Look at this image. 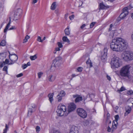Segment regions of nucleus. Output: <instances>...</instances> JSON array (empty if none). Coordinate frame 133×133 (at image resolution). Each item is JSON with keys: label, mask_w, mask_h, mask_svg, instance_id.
I'll return each instance as SVG.
<instances>
[{"label": "nucleus", "mask_w": 133, "mask_h": 133, "mask_svg": "<svg viewBox=\"0 0 133 133\" xmlns=\"http://www.w3.org/2000/svg\"><path fill=\"white\" fill-rule=\"evenodd\" d=\"M106 123H109L110 124L111 123V122L110 120L108 119V118H107V120L106 121Z\"/></svg>", "instance_id": "45"}, {"label": "nucleus", "mask_w": 133, "mask_h": 133, "mask_svg": "<svg viewBox=\"0 0 133 133\" xmlns=\"http://www.w3.org/2000/svg\"><path fill=\"white\" fill-rule=\"evenodd\" d=\"M37 40L39 42H43V40H42L41 37L40 36H38V37Z\"/></svg>", "instance_id": "31"}, {"label": "nucleus", "mask_w": 133, "mask_h": 133, "mask_svg": "<svg viewBox=\"0 0 133 133\" xmlns=\"http://www.w3.org/2000/svg\"><path fill=\"white\" fill-rule=\"evenodd\" d=\"M8 69V66H5L3 69V71L6 72V74H8L7 70Z\"/></svg>", "instance_id": "30"}, {"label": "nucleus", "mask_w": 133, "mask_h": 133, "mask_svg": "<svg viewBox=\"0 0 133 133\" xmlns=\"http://www.w3.org/2000/svg\"><path fill=\"white\" fill-rule=\"evenodd\" d=\"M14 27H12L9 29V30H12L13 29H14Z\"/></svg>", "instance_id": "58"}, {"label": "nucleus", "mask_w": 133, "mask_h": 133, "mask_svg": "<svg viewBox=\"0 0 133 133\" xmlns=\"http://www.w3.org/2000/svg\"><path fill=\"white\" fill-rule=\"evenodd\" d=\"M62 40L63 41L66 42L68 43H69L70 42L68 38L66 36H64L63 37Z\"/></svg>", "instance_id": "22"}, {"label": "nucleus", "mask_w": 133, "mask_h": 133, "mask_svg": "<svg viewBox=\"0 0 133 133\" xmlns=\"http://www.w3.org/2000/svg\"><path fill=\"white\" fill-rule=\"evenodd\" d=\"M125 89H125V88H124L122 86L121 87L120 89L117 90V92L120 93L121 92L125 90Z\"/></svg>", "instance_id": "24"}, {"label": "nucleus", "mask_w": 133, "mask_h": 133, "mask_svg": "<svg viewBox=\"0 0 133 133\" xmlns=\"http://www.w3.org/2000/svg\"><path fill=\"white\" fill-rule=\"evenodd\" d=\"M107 118H108V117H109V116H110L109 114L108 113L107 114Z\"/></svg>", "instance_id": "60"}, {"label": "nucleus", "mask_w": 133, "mask_h": 133, "mask_svg": "<svg viewBox=\"0 0 133 133\" xmlns=\"http://www.w3.org/2000/svg\"><path fill=\"white\" fill-rule=\"evenodd\" d=\"M27 41H28V40L27 39L24 38L23 40V43H25V42H27Z\"/></svg>", "instance_id": "52"}, {"label": "nucleus", "mask_w": 133, "mask_h": 133, "mask_svg": "<svg viewBox=\"0 0 133 133\" xmlns=\"http://www.w3.org/2000/svg\"><path fill=\"white\" fill-rule=\"evenodd\" d=\"M121 56L125 61H131L133 59V53L130 51H126L122 53Z\"/></svg>", "instance_id": "5"}, {"label": "nucleus", "mask_w": 133, "mask_h": 133, "mask_svg": "<svg viewBox=\"0 0 133 133\" xmlns=\"http://www.w3.org/2000/svg\"><path fill=\"white\" fill-rule=\"evenodd\" d=\"M65 92L63 91H61L59 94L57 96L56 98L58 100V101L60 102L62 99V97L65 96Z\"/></svg>", "instance_id": "10"}, {"label": "nucleus", "mask_w": 133, "mask_h": 133, "mask_svg": "<svg viewBox=\"0 0 133 133\" xmlns=\"http://www.w3.org/2000/svg\"><path fill=\"white\" fill-rule=\"evenodd\" d=\"M73 97L74 98H76L75 99L76 103L79 102L82 100V97L77 94L73 95Z\"/></svg>", "instance_id": "12"}, {"label": "nucleus", "mask_w": 133, "mask_h": 133, "mask_svg": "<svg viewBox=\"0 0 133 133\" xmlns=\"http://www.w3.org/2000/svg\"><path fill=\"white\" fill-rule=\"evenodd\" d=\"M86 26L85 24H83L81 26V28L82 29H83Z\"/></svg>", "instance_id": "47"}, {"label": "nucleus", "mask_w": 133, "mask_h": 133, "mask_svg": "<svg viewBox=\"0 0 133 133\" xmlns=\"http://www.w3.org/2000/svg\"><path fill=\"white\" fill-rule=\"evenodd\" d=\"M115 122L116 123H117V121L119 119V115H116L115 117Z\"/></svg>", "instance_id": "28"}, {"label": "nucleus", "mask_w": 133, "mask_h": 133, "mask_svg": "<svg viewBox=\"0 0 133 133\" xmlns=\"http://www.w3.org/2000/svg\"><path fill=\"white\" fill-rule=\"evenodd\" d=\"M53 133H60L58 131H54Z\"/></svg>", "instance_id": "55"}, {"label": "nucleus", "mask_w": 133, "mask_h": 133, "mask_svg": "<svg viewBox=\"0 0 133 133\" xmlns=\"http://www.w3.org/2000/svg\"><path fill=\"white\" fill-rule=\"evenodd\" d=\"M13 55V56H12L11 57H10V58H11V59H12H12L13 58V59H15V58H13V57L14 56V55Z\"/></svg>", "instance_id": "59"}, {"label": "nucleus", "mask_w": 133, "mask_h": 133, "mask_svg": "<svg viewBox=\"0 0 133 133\" xmlns=\"http://www.w3.org/2000/svg\"><path fill=\"white\" fill-rule=\"evenodd\" d=\"M37 2V0H33V3L34 4H35Z\"/></svg>", "instance_id": "54"}, {"label": "nucleus", "mask_w": 133, "mask_h": 133, "mask_svg": "<svg viewBox=\"0 0 133 133\" xmlns=\"http://www.w3.org/2000/svg\"><path fill=\"white\" fill-rule=\"evenodd\" d=\"M111 64L112 68H118L121 66L122 62L119 57L115 56L112 59Z\"/></svg>", "instance_id": "3"}, {"label": "nucleus", "mask_w": 133, "mask_h": 133, "mask_svg": "<svg viewBox=\"0 0 133 133\" xmlns=\"http://www.w3.org/2000/svg\"><path fill=\"white\" fill-rule=\"evenodd\" d=\"M28 66L26 64H24L23 65V69H25Z\"/></svg>", "instance_id": "43"}, {"label": "nucleus", "mask_w": 133, "mask_h": 133, "mask_svg": "<svg viewBox=\"0 0 133 133\" xmlns=\"http://www.w3.org/2000/svg\"><path fill=\"white\" fill-rule=\"evenodd\" d=\"M95 22H92L91 23V24L90 25V28H92L93 26H94L95 25Z\"/></svg>", "instance_id": "37"}, {"label": "nucleus", "mask_w": 133, "mask_h": 133, "mask_svg": "<svg viewBox=\"0 0 133 133\" xmlns=\"http://www.w3.org/2000/svg\"><path fill=\"white\" fill-rule=\"evenodd\" d=\"M115 108L117 110L118 108V106H116L115 107Z\"/></svg>", "instance_id": "62"}, {"label": "nucleus", "mask_w": 133, "mask_h": 133, "mask_svg": "<svg viewBox=\"0 0 133 133\" xmlns=\"http://www.w3.org/2000/svg\"><path fill=\"white\" fill-rule=\"evenodd\" d=\"M76 106L73 103H71L69 105L67 112L66 108L64 105L59 104L58 106V109L57 111V115L59 116L63 115L66 116L70 112L73 111L75 109Z\"/></svg>", "instance_id": "2"}, {"label": "nucleus", "mask_w": 133, "mask_h": 133, "mask_svg": "<svg viewBox=\"0 0 133 133\" xmlns=\"http://www.w3.org/2000/svg\"><path fill=\"white\" fill-rule=\"evenodd\" d=\"M26 64L27 65V66H30V63L29 62H28Z\"/></svg>", "instance_id": "56"}, {"label": "nucleus", "mask_w": 133, "mask_h": 133, "mask_svg": "<svg viewBox=\"0 0 133 133\" xmlns=\"http://www.w3.org/2000/svg\"><path fill=\"white\" fill-rule=\"evenodd\" d=\"M61 57H56L53 61V62L54 64V65L56 66H58L60 63V61L61 59Z\"/></svg>", "instance_id": "11"}, {"label": "nucleus", "mask_w": 133, "mask_h": 133, "mask_svg": "<svg viewBox=\"0 0 133 133\" xmlns=\"http://www.w3.org/2000/svg\"><path fill=\"white\" fill-rule=\"evenodd\" d=\"M133 93V91L132 90H129L127 92V94L129 95H131Z\"/></svg>", "instance_id": "33"}, {"label": "nucleus", "mask_w": 133, "mask_h": 133, "mask_svg": "<svg viewBox=\"0 0 133 133\" xmlns=\"http://www.w3.org/2000/svg\"><path fill=\"white\" fill-rule=\"evenodd\" d=\"M5 64V62H3V63H2L0 65V67H2Z\"/></svg>", "instance_id": "44"}, {"label": "nucleus", "mask_w": 133, "mask_h": 133, "mask_svg": "<svg viewBox=\"0 0 133 133\" xmlns=\"http://www.w3.org/2000/svg\"><path fill=\"white\" fill-rule=\"evenodd\" d=\"M117 123H116L115 122V121H113L112 123V128L114 129H116L117 128Z\"/></svg>", "instance_id": "21"}, {"label": "nucleus", "mask_w": 133, "mask_h": 133, "mask_svg": "<svg viewBox=\"0 0 133 133\" xmlns=\"http://www.w3.org/2000/svg\"><path fill=\"white\" fill-rule=\"evenodd\" d=\"M107 77L108 79V80L109 81H110L111 79V78L108 75H107Z\"/></svg>", "instance_id": "46"}, {"label": "nucleus", "mask_w": 133, "mask_h": 133, "mask_svg": "<svg viewBox=\"0 0 133 133\" xmlns=\"http://www.w3.org/2000/svg\"><path fill=\"white\" fill-rule=\"evenodd\" d=\"M89 64L90 67H90H92V63L91 62Z\"/></svg>", "instance_id": "53"}, {"label": "nucleus", "mask_w": 133, "mask_h": 133, "mask_svg": "<svg viewBox=\"0 0 133 133\" xmlns=\"http://www.w3.org/2000/svg\"><path fill=\"white\" fill-rule=\"evenodd\" d=\"M70 28L69 26H67L64 30V32L66 35H68L70 34V31L69 30Z\"/></svg>", "instance_id": "17"}, {"label": "nucleus", "mask_w": 133, "mask_h": 133, "mask_svg": "<svg viewBox=\"0 0 133 133\" xmlns=\"http://www.w3.org/2000/svg\"><path fill=\"white\" fill-rule=\"evenodd\" d=\"M30 37L28 35H26L25 36V38L28 40V39Z\"/></svg>", "instance_id": "48"}, {"label": "nucleus", "mask_w": 133, "mask_h": 133, "mask_svg": "<svg viewBox=\"0 0 133 133\" xmlns=\"http://www.w3.org/2000/svg\"><path fill=\"white\" fill-rule=\"evenodd\" d=\"M77 112L78 115L83 118H85L87 116V114L86 112L82 108H78L77 110Z\"/></svg>", "instance_id": "6"}, {"label": "nucleus", "mask_w": 133, "mask_h": 133, "mask_svg": "<svg viewBox=\"0 0 133 133\" xmlns=\"http://www.w3.org/2000/svg\"><path fill=\"white\" fill-rule=\"evenodd\" d=\"M5 45V41L4 40H2L0 43V46H4Z\"/></svg>", "instance_id": "27"}, {"label": "nucleus", "mask_w": 133, "mask_h": 133, "mask_svg": "<svg viewBox=\"0 0 133 133\" xmlns=\"http://www.w3.org/2000/svg\"><path fill=\"white\" fill-rule=\"evenodd\" d=\"M127 43L124 39L118 38L112 40L110 43V48L113 51L121 52L125 50L127 46Z\"/></svg>", "instance_id": "1"}, {"label": "nucleus", "mask_w": 133, "mask_h": 133, "mask_svg": "<svg viewBox=\"0 0 133 133\" xmlns=\"http://www.w3.org/2000/svg\"><path fill=\"white\" fill-rule=\"evenodd\" d=\"M125 111L128 112V113H130L131 110V107L129 106H128L125 107Z\"/></svg>", "instance_id": "18"}, {"label": "nucleus", "mask_w": 133, "mask_h": 133, "mask_svg": "<svg viewBox=\"0 0 133 133\" xmlns=\"http://www.w3.org/2000/svg\"><path fill=\"white\" fill-rule=\"evenodd\" d=\"M36 107V106L35 105L31 107V108L29 109L28 113V115L30 116L31 115L32 113L35 111V108Z\"/></svg>", "instance_id": "14"}, {"label": "nucleus", "mask_w": 133, "mask_h": 133, "mask_svg": "<svg viewBox=\"0 0 133 133\" xmlns=\"http://www.w3.org/2000/svg\"><path fill=\"white\" fill-rule=\"evenodd\" d=\"M54 93H51L49 94H48V96L49 98V100L51 103L53 101V98L54 95Z\"/></svg>", "instance_id": "15"}, {"label": "nucleus", "mask_w": 133, "mask_h": 133, "mask_svg": "<svg viewBox=\"0 0 133 133\" xmlns=\"http://www.w3.org/2000/svg\"><path fill=\"white\" fill-rule=\"evenodd\" d=\"M43 74V73L42 72H39L38 73V78H41V76Z\"/></svg>", "instance_id": "35"}, {"label": "nucleus", "mask_w": 133, "mask_h": 133, "mask_svg": "<svg viewBox=\"0 0 133 133\" xmlns=\"http://www.w3.org/2000/svg\"><path fill=\"white\" fill-rule=\"evenodd\" d=\"M111 130V129L110 128V127L109 126H108V129H107V131H108V132H110Z\"/></svg>", "instance_id": "49"}, {"label": "nucleus", "mask_w": 133, "mask_h": 133, "mask_svg": "<svg viewBox=\"0 0 133 133\" xmlns=\"http://www.w3.org/2000/svg\"><path fill=\"white\" fill-rule=\"evenodd\" d=\"M113 26V25L112 24H110V27L109 29V31H111L112 29V27Z\"/></svg>", "instance_id": "42"}, {"label": "nucleus", "mask_w": 133, "mask_h": 133, "mask_svg": "<svg viewBox=\"0 0 133 133\" xmlns=\"http://www.w3.org/2000/svg\"><path fill=\"white\" fill-rule=\"evenodd\" d=\"M8 128V126L6 124L5 128L3 130V133H6L7 132V130Z\"/></svg>", "instance_id": "26"}, {"label": "nucleus", "mask_w": 133, "mask_h": 133, "mask_svg": "<svg viewBox=\"0 0 133 133\" xmlns=\"http://www.w3.org/2000/svg\"><path fill=\"white\" fill-rule=\"evenodd\" d=\"M58 46L60 48H61L63 46L62 43L59 42H58L57 43Z\"/></svg>", "instance_id": "36"}, {"label": "nucleus", "mask_w": 133, "mask_h": 133, "mask_svg": "<svg viewBox=\"0 0 133 133\" xmlns=\"http://www.w3.org/2000/svg\"><path fill=\"white\" fill-rule=\"evenodd\" d=\"M107 48H105L104 49L103 51L102 52V55L101 56V59L103 62H105L107 60Z\"/></svg>", "instance_id": "9"}, {"label": "nucleus", "mask_w": 133, "mask_h": 133, "mask_svg": "<svg viewBox=\"0 0 133 133\" xmlns=\"http://www.w3.org/2000/svg\"><path fill=\"white\" fill-rule=\"evenodd\" d=\"M60 48H56V51H59L60 50Z\"/></svg>", "instance_id": "51"}, {"label": "nucleus", "mask_w": 133, "mask_h": 133, "mask_svg": "<svg viewBox=\"0 0 133 133\" xmlns=\"http://www.w3.org/2000/svg\"><path fill=\"white\" fill-rule=\"evenodd\" d=\"M36 129L37 132H38L40 130V127L38 126H36Z\"/></svg>", "instance_id": "34"}, {"label": "nucleus", "mask_w": 133, "mask_h": 133, "mask_svg": "<svg viewBox=\"0 0 133 133\" xmlns=\"http://www.w3.org/2000/svg\"><path fill=\"white\" fill-rule=\"evenodd\" d=\"M10 24H9V23H8L7 24L6 26L5 29H4V32L5 33L6 32L7 30L9 28V26L10 25Z\"/></svg>", "instance_id": "25"}, {"label": "nucleus", "mask_w": 133, "mask_h": 133, "mask_svg": "<svg viewBox=\"0 0 133 133\" xmlns=\"http://www.w3.org/2000/svg\"><path fill=\"white\" fill-rule=\"evenodd\" d=\"M108 0L110 2H113V1H114L115 0Z\"/></svg>", "instance_id": "63"}, {"label": "nucleus", "mask_w": 133, "mask_h": 133, "mask_svg": "<svg viewBox=\"0 0 133 133\" xmlns=\"http://www.w3.org/2000/svg\"><path fill=\"white\" fill-rule=\"evenodd\" d=\"M91 62V61L90 59L89 58L87 61L86 63L87 64H89Z\"/></svg>", "instance_id": "41"}, {"label": "nucleus", "mask_w": 133, "mask_h": 133, "mask_svg": "<svg viewBox=\"0 0 133 133\" xmlns=\"http://www.w3.org/2000/svg\"><path fill=\"white\" fill-rule=\"evenodd\" d=\"M115 32V31H112L110 32L109 35V37L110 38H113L114 36Z\"/></svg>", "instance_id": "23"}, {"label": "nucleus", "mask_w": 133, "mask_h": 133, "mask_svg": "<svg viewBox=\"0 0 133 133\" xmlns=\"http://www.w3.org/2000/svg\"><path fill=\"white\" fill-rule=\"evenodd\" d=\"M131 68L130 65H128L123 67L120 71L121 76L123 77H128L129 74V69Z\"/></svg>", "instance_id": "4"}, {"label": "nucleus", "mask_w": 133, "mask_h": 133, "mask_svg": "<svg viewBox=\"0 0 133 133\" xmlns=\"http://www.w3.org/2000/svg\"><path fill=\"white\" fill-rule=\"evenodd\" d=\"M72 76L73 77L76 76V75L75 74H73L72 75Z\"/></svg>", "instance_id": "61"}, {"label": "nucleus", "mask_w": 133, "mask_h": 133, "mask_svg": "<svg viewBox=\"0 0 133 133\" xmlns=\"http://www.w3.org/2000/svg\"><path fill=\"white\" fill-rule=\"evenodd\" d=\"M132 39L133 41V34L131 35Z\"/></svg>", "instance_id": "64"}, {"label": "nucleus", "mask_w": 133, "mask_h": 133, "mask_svg": "<svg viewBox=\"0 0 133 133\" xmlns=\"http://www.w3.org/2000/svg\"><path fill=\"white\" fill-rule=\"evenodd\" d=\"M56 2H54L51 5V9L52 10H54L56 8Z\"/></svg>", "instance_id": "19"}, {"label": "nucleus", "mask_w": 133, "mask_h": 133, "mask_svg": "<svg viewBox=\"0 0 133 133\" xmlns=\"http://www.w3.org/2000/svg\"><path fill=\"white\" fill-rule=\"evenodd\" d=\"M132 7L130 8V6L125 7L122 10V12L120 15L119 18L121 19L124 18L128 14V10L130 9Z\"/></svg>", "instance_id": "8"}, {"label": "nucleus", "mask_w": 133, "mask_h": 133, "mask_svg": "<svg viewBox=\"0 0 133 133\" xmlns=\"http://www.w3.org/2000/svg\"><path fill=\"white\" fill-rule=\"evenodd\" d=\"M55 77L54 76L52 75H50L48 77V79L50 82H53L55 79Z\"/></svg>", "instance_id": "16"}, {"label": "nucleus", "mask_w": 133, "mask_h": 133, "mask_svg": "<svg viewBox=\"0 0 133 133\" xmlns=\"http://www.w3.org/2000/svg\"><path fill=\"white\" fill-rule=\"evenodd\" d=\"M9 58L11 60V62L9 63V65H11L15 62L17 61L18 57L17 55L14 53L10 54L9 52Z\"/></svg>", "instance_id": "7"}, {"label": "nucleus", "mask_w": 133, "mask_h": 133, "mask_svg": "<svg viewBox=\"0 0 133 133\" xmlns=\"http://www.w3.org/2000/svg\"><path fill=\"white\" fill-rule=\"evenodd\" d=\"M78 128L77 127L72 126L70 129V133H78Z\"/></svg>", "instance_id": "13"}, {"label": "nucleus", "mask_w": 133, "mask_h": 133, "mask_svg": "<svg viewBox=\"0 0 133 133\" xmlns=\"http://www.w3.org/2000/svg\"><path fill=\"white\" fill-rule=\"evenodd\" d=\"M129 113H128V112L126 111H125V113L124 114V116H126L127 115H128L129 114Z\"/></svg>", "instance_id": "50"}, {"label": "nucleus", "mask_w": 133, "mask_h": 133, "mask_svg": "<svg viewBox=\"0 0 133 133\" xmlns=\"http://www.w3.org/2000/svg\"><path fill=\"white\" fill-rule=\"evenodd\" d=\"M9 60L8 59H6L5 60V61L4 62H5V64H8V63L9 62Z\"/></svg>", "instance_id": "40"}, {"label": "nucleus", "mask_w": 133, "mask_h": 133, "mask_svg": "<svg viewBox=\"0 0 133 133\" xmlns=\"http://www.w3.org/2000/svg\"><path fill=\"white\" fill-rule=\"evenodd\" d=\"M23 74L22 73H21L17 75L16 77H19L22 76Z\"/></svg>", "instance_id": "39"}, {"label": "nucleus", "mask_w": 133, "mask_h": 133, "mask_svg": "<svg viewBox=\"0 0 133 133\" xmlns=\"http://www.w3.org/2000/svg\"><path fill=\"white\" fill-rule=\"evenodd\" d=\"M84 133H90V132L89 131H86Z\"/></svg>", "instance_id": "57"}, {"label": "nucleus", "mask_w": 133, "mask_h": 133, "mask_svg": "<svg viewBox=\"0 0 133 133\" xmlns=\"http://www.w3.org/2000/svg\"><path fill=\"white\" fill-rule=\"evenodd\" d=\"M37 58V57L36 55L33 56H31L30 57V59L31 60H34L36 59Z\"/></svg>", "instance_id": "29"}, {"label": "nucleus", "mask_w": 133, "mask_h": 133, "mask_svg": "<svg viewBox=\"0 0 133 133\" xmlns=\"http://www.w3.org/2000/svg\"><path fill=\"white\" fill-rule=\"evenodd\" d=\"M83 68L82 67H78L77 69V71L79 72H82Z\"/></svg>", "instance_id": "32"}, {"label": "nucleus", "mask_w": 133, "mask_h": 133, "mask_svg": "<svg viewBox=\"0 0 133 133\" xmlns=\"http://www.w3.org/2000/svg\"><path fill=\"white\" fill-rule=\"evenodd\" d=\"M99 9H103L105 8V6L104 4L103 3H101L99 4Z\"/></svg>", "instance_id": "20"}, {"label": "nucleus", "mask_w": 133, "mask_h": 133, "mask_svg": "<svg viewBox=\"0 0 133 133\" xmlns=\"http://www.w3.org/2000/svg\"><path fill=\"white\" fill-rule=\"evenodd\" d=\"M74 15H73L71 16H70L69 17V18L70 20H72L74 18Z\"/></svg>", "instance_id": "38"}]
</instances>
